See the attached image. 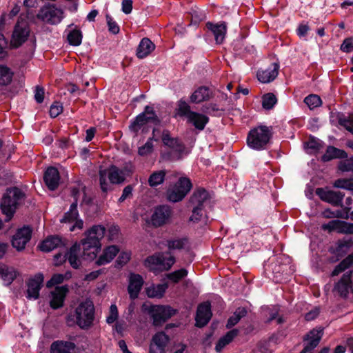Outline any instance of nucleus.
<instances>
[{"label": "nucleus", "instance_id": "nucleus-1", "mask_svg": "<svg viewBox=\"0 0 353 353\" xmlns=\"http://www.w3.org/2000/svg\"><path fill=\"white\" fill-rule=\"evenodd\" d=\"M105 230L103 226L97 225L92 226L85 233V237L81 241L83 256H87L89 259L96 257L101 248L100 241L104 236Z\"/></svg>", "mask_w": 353, "mask_h": 353}, {"label": "nucleus", "instance_id": "nucleus-2", "mask_svg": "<svg viewBox=\"0 0 353 353\" xmlns=\"http://www.w3.org/2000/svg\"><path fill=\"white\" fill-rule=\"evenodd\" d=\"M161 121V119L157 115L154 107L148 105L145 106L142 112L130 121L128 128L134 136H137L142 128L143 132H146L145 125L151 123L154 126H159Z\"/></svg>", "mask_w": 353, "mask_h": 353}, {"label": "nucleus", "instance_id": "nucleus-3", "mask_svg": "<svg viewBox=\"0 0 353 353\" xmlns=\"http://www.w3.org/2000/svg\"><path fill=\"white\" fill-rule=\"evenodd\" d=\"M24 194L18 188H12L8 189L3 194L1 203L2 212L6 215V221L10 220L13 216L17 205L23 199Z\"/></svg>", "mask_w": 353, "mask_h": 353}, {"label": "nucleus", "instance_id": "nucleus-4", "mask_svg": "<svg viewBox=\"0 0 353 353\" xmlns=\"http://www.w3.org/2000/svg\"><path fill=\"white\" fill-rule=\"evenodd\" d=\"M73 317L76 324L81 329L89 328L94 319V307L92 302L86 300L81 303L76 307Z\"/></svg>", "mask_w": 353, "mask_h": 353}, {"label": "nucleus", "instance_id": "nucleus-5", "mask_svg": "<svg viewBox=\"0 0 353 353\" xmlns=\"http://www.w3.org/2000/svg\"><path fill=\"white\" fill-rule=\"evenodd\" d=\"M125 174L123 170L114 165L108 169L99 170V182L101 189L103 192H108L111 190L110 183L118 184L124 181Z\"/></svg>", "mask_w": 353, "mask_h": 353}, {"label": "nucleus", "instance_id": "nucleus-6", "mask_svg": "<svg viewBox=\"0 0 353 353\" xmlns=\"http://www.w3.org/2000/svg\"><path fill=\"white\" fill-rule=\"evenodd\" d=\"M271 133L267 126H260L250 131L247 137L248 145L255 150L264 149L268 143Z\"/></svg>", "mask_w": 353, "mask_h": 353}, {"label": "nucleus", "instance_id": "nucleus-7", "mask_svg": "<svg viewBox=\"0 0 353 353\" xmlns=\"http://www.w3.org/2000/svg\"><path fill=\"white\" fill-rule=\"evenodd\" d=\"M80 194L79 190L73 188L72 190V196L74 201L70 205L69 211L65 213L64 216L61 219V222L69 224V230L74 231L76 229L81 230L83 226V221L79 219V212L77 210V197Z\"/></svg>", "mask_w": 353, "mask_h": 353}, {"label": "nucleus", "instance_id": "nucleus-8", "mask_svg": "<svg viewBox=\"0 0 353 353\" xmlns=\"http://www.w3.org/2000/svg\"><path fill=\"white\" fill-rule=\"evenodd\" d=\"M192 183L188 178L181 177L178 182L167 191L168 201L176 203L183 200L192 188Z\"/></svg>", "mask_w": 353, "mask_h": 353}, {"label": "nucleus", "instance_id": "nucleus-9", "mask_svg": "<svg viewBox=\"0 0 353 353\" xmlns=\"http://www.w3.org/2000/svg\"><path fill=\"white\" fill-rule=\"evenodd\" d=\"M167 254L160 252L148 256L145 260V265L151 271H155L157 267L168 270L174 263L175 259L172 256H166Z\"/></svg>", "mask_w": 353, "mask_h": 353}, {"label": "nucleus", "instance_id": "nucleus-10", "mask_svg": "<svg viewBox=\"0 0 353 353\" xmlns=\"http://www.w3.org/2000/svg\"><path fill=\"white\" fill-rule=\"evenodd\" d=\"M352 274V271L346 272L343 274L341 279L335 283L332 290L334 296L346 298L349 294H353Z\"/></svg>", "mask_w": 353, "mask_h": 353}, {"label": "nucleus", "instance_id": "nucleus-11", "mask_svg": "<svg viewBox=\"0 0 353 353\" xmlns=\"http://www.w3.org/2000/svg\"><path fill=\"white\" fill-rule=\"evenodd\" d=\"M62 10L58 9L55 5L48 4L42 7L37 14V18L50 24H57L61 22Z\"/></svg>", "mask_w": 353, "mask_h": 353}, {"label": "nucleus", "instance_id": "nucleus-12", "mask_svg": "<svg viewBox=\"0 0 353 353\" xmlns=\"http://www.w3.org/2000/svg\"><path fill=\"white\" fill-rule=\"evenodd\" d=\"M155 326L161 325L175 314V310L170 306L153 305L149 311Z\"/></svg>", "mask_w": 353, "mask_h": 353}, {"label": "nucleus", "instance_id": "nucleus-13", "mask_svg": "<svg viewBox=\"0 0 353 353\" xmlns=\"http://www.w3.org/2000/svg\"><path fill=\"white\" fill-rule=\"evenodd\" d=\"M79 252L80 244L76 243L65 254H57L54 256L55 260L57 261L56 265H59L63 261H65L66 259H68L72 268L75 269L78 268L81 265V261L79 256Z\"/></svg>", "mask_w": 353, "mask_h": 353}, {"label": "nucleus", "instance_id": "nucleus-14", "mask_svg": "<svg viewBox=\"0 0 353 353\" xmlns=\"http://www.w3.org/2000/svg\"><path fill=\"white\" fill-rule=\"evenodd\" d=\"M172 216V210L168 205H160L155 208L151 221L153 225L156 227L161 226L168 223Z\"/></svg>", "mask_w": 353, "mask_h": 353}, {"label": "nucleus", "instance_id": "nucleus-15", "mask_svg": "<svg viewBox=\"0 0 353 353\" xmlns=\"http://www.w3.org/2000/svg\"><path fill=\"white\" fill-rule=\"evenodd\" d=\"M316 194L320 199L334 206H343L342 201L344 194L338 191L325 190L323 188H317Z\"/></svg>", "mask_w": 353, "mask_h": 353}, {"label": "nucleus", "instance_id": "nucleus-16", "mask_svg": "<svg viewBox=\"0 0 353 353\" xmlns=\"http://www.w3.org/2000/svg\"><path fill=\"white\" fill-rule=\"evenodd\" d=\"M32 230L29 227H23L17 230L12 239V246L18 251L25 248L26 243L31 238Z\"/></svg>", "mask_w": 353, "mask_h": 353}, {"label": "nucleus", "instance_id": "nucleus-17", "mask_svg": "<svg viewBox=\"0 0 353 353\" xmlns=\"http://www.w3.org/2000/svg\"><path fill=\"white\" fill-rule=\"evenodd\" d=\"M352 245V242L350 239L339 240L335 247H331L329 249V251L334 254L330 258V261L332 263L338 261L349 251Z\"/></svg>", "mask_w": 353, "mask_h": 353}, {"label": "nucleus", "instance_id": "nucleus-18", "mask_svg": "<svg viewBox=\"0 0 353 353\" xmlns=\"http://www.w3.org/2000/svg\"><path fill=\"white\" fill-rule=\"evenodd\" d=\"M30 30L28 27L21 26L16 24L12 34V46L14 48L21 47L28 39Z\"/></svg>", "mask_w": 353, "mask_h": 353}, {"label": "nucleus", "instance_id": "nucleus-19", "mask_svg": "<svg viewBox=\"0 0 353 353\" xmlns=\"http://www.w3.org/2000/svg\"><path fill=\"white\" fill-rule=\"evenodd\" d=\"M321 228L329 232L336 231L338 233L353 234V223H347L339 220H332L327 223L323 224Z\"/></svg>", "mask_w": 353, "mask_h": 353}, {"label": "nucleus", "instance_id": "nucleus-20", "mask_svg": "<svg viewBox=\"0 0 353 353\" xmlns=\"http://www.w3.org/2000/svg\"><path fill=\"white\" fill-rule=\"evenodd\" d=\"M43 276L42 274H37L30 279L27 283V298L37 299L39 296V291L43 285Z\"/></svg>", "mask_w": 353, "mask_h": 353}, {"label": "nucleus", "instance_id": "nucleus-21", "mask_svg": "<svg viewBox=\"0 0 353 353\" xmlns=\"http://www.w3.org/2000/svg\"><path fill=\"white\" fill-rule=\"evenodd\" d=\"M212 312L209 303H203L198 306L196 315V326L202 327L208 324L212 317Z\"/></svg>", "mask_w": 353, "mask_h": 353}, {"label": "nucleus", "instance_id": "nucleus-22", "mask_svg": "<svg viewBox=\"0 0 353 353\" xmlns=\"http://www.w3.org/2000/svg\"><path fill=\"white\" fill-rule=\"evenodd\" d=\"M161 139L165 146L179 153V154H181L185 149L183 141L179 138L172 137L170 132L167 130L163 131Z\"/></svg>", "mask_w": 353, "mask_h": 353}, {"label": "nucleus", "instance_id": "nucleus-23", "mask_svg": "<svg viewBox=\"0 0 353 353\" xmlns=\"http://www.w3.org/2000/svg\"><path fill=\"white\" fill-rule=\"evenodd\" d=\"M210 201L208 192L203 188L196 189L190 199V207L205 208Z\"/></svg>", "mask_w": 353, "mask_h": 353}, {"label": "nucleus", "instance_id": "nucleus-24", "mask_svg": "<svg viewBox=\"0 0 353 353\" xmlns=\"http://www.w3.org/2000/svg\"><path fill=\"white\" fill-rule=\"evenodd\" d=\"M279 63H272L267 69L258 70L256 74L258 80L263 83L274 81L279 74Z\"/></svg>", "mask_w": 353, "mask_h": 353}, {"label": "nucleus", "instance_id": "nucleus-25", "mask_svg": "<svg viewBox=\"0 0 353 353\" xmlns=\"http://www.w3.org/2000/svg\"><path fill=\"white\" fill-rule=\"evenodd\" d=\"M205 27L214 35L216 44H221L223 43L227 32V26L225 22L214 23L208 21L206 23Z\"/></svg>", "mask_w": 353, "mask_h": 353}, {"label": "nucleus", "instance_id": "nucleus-26", "mask_svg": "<svg viewBox=\"0 0 353 353\" xmlns=\"http://www.w3.org/2000/svg\"><path fill=\"white\" fill-rule=\"evenodd\" d=\"M213 96L212 92L207 86L197 88L190 95V102L195 104L210 100Z\"/></svg>", "mask_w": 353, "mask_h": 353}, {"label": "nucleus", "instance_id": "nucleus-27", "mask_svg": "<svg viewBox=\"0 0 353 353\" xmlns=\"http://www.w3.org/2000/svg\"><path fill=\"white\" fill-rule=\"evenodd\" d=\"M323 334V330L321 327L312 330L305 336V339L308 343L303 349L305 352H312L319 345Z\"/></svg>", "mask_w": 353, "mask_h": 353}, {"label": "nucleus", "instance_id": "nucleus-28", "mask_svg": "<svg viewBox=\"0 0 353 353\" xmlns=\"http://www.w3.org/2000/svg\"><path fill=\"white\" fill-rule=\"evenodd\" d=\"M68 288L67 286L57 287L55 290L51 292V300L50 304L53 309L61 307Z\"/></svg>", "mask_w": 353, "mask_h": 353}, {"label": "nucleus", "instance_id": "nucleus-29", "mask_svg": "<svg viewBox=\"0 0 353 353\" xmlns=\"http://www.w3.org/2000/svg\"><path fill=\"white\" fill-rule=\"evenodd\" d=\"M143 284V278L139 274H130L128 291L131 299H135L138 297Z\"/></svg>", "mask_w": 353, "mask_h": 353}, {"label": "nucleus", "instance_id": "nucleus-30", "mask_svg": "<svg viewBox=\"0 0 353 353\" xmlns=\"http://www.w3.org/2000/svg\"><path fill=\"white\" fill-rule=\"evenodd\" d=\"M43 179L46 185L50 190L57 188L59 183V173L57 168L50 167L45 172Z\"/></svg>", "mask_w": 353, "mask_h": 353}, {"label": "nucleus", "instance_id": "nucleus-31", "mask_svg": "<svg viewBox=\"0 0 353 353\" xmlns=\"http://www.w3.org/2000/svg\"><path fill=\"white\" fill-rule=\"evenodd\" d=\"M155 49V45L147 38H143L137 48L136 55L139 59H144Z\"/></svg>", "mask_w": 353, "mask_h": 353}, {"label": "nucleus", "instance_id": "nucleus-32", "mask_svg": "<svg viewBox=\"0 0 353 353\" xmlns=\"http://www.w3.org/2000/svg\"><path fill=\"white\" fill-rule=\"evenodd\" d=\"M209 120L208 117L196 112H191V115L188 119V121L199 130H203L209 122Z\"/></svg>", "mask_w": 353, "mask_h": 353}, {"label": "nucleus", "instance_id": "nucleus-33", "mask_svg": "<svg viewBox=\"0 0 353 353\" xmlns=\"http://www.w3.org/2000/svg\"><path fill=\"white\" fill-rule=\"evenodd\" d=\"M119 251V250L116 245H111L106 248L97 261V264L98 265H102L110 263L118 254Z\"/></svg>", "mask_w": 353, "mask_h": 353}, {"label": "nucleus", "instance_id": "nucleus-34", "mask_svg": "<svg viewBox=\"0 0 353 353\" xmlns=\"http://www.w3.org/2000/svg\"><path fill=\"white\" fill-rule=\"evenodd\" d=\"M63 244L62 240L57 236H50L44 240L39 248L43 252H50L52 250L61 246Z\"/></svg>", "mask_w": 353, "mask_h": 353}, {"label": "nucleus", "instance_id": "nucleus-35", "mask_svg": "<svg viewBox=\"0 0 353 353\" xmlns=\"http://www.w3.org/2000/svg\"><path fill=\"white\" fill-rule=\"evenodd\" d=\"M14 72L7 65L0 64V86H7L11 84Z\"/></svg>", "mask_w": 353, "mask_h": 353}, {"label": "nucleus", "instance_id": "nucleus-36", "mask_svg": "<svg viewBox=\"0 0 353 353\" xmlns=\"http://www.w3.org/2000/svg\"><path fill=\"white\" fill-rule=\"evenodd\" d=\"M239 334V330L236 329L232 330L226 333L223 337L218 341L215 350L217 352H221L223 347L232 341V340Z\"/></svg>", "mask_w": 353, "mask_h": 353}, {"label": "nucleus", "instance_id": "nucleus-37", "mask_svg": "<svg viewBox=\"0 0 353 353\" xmlns=\"http://www.w3.org/2000/svg\"><path fill=\"white\" fill-rule=\"evenodd\" d=\"M305 145L307 149L312 150L314 152H321L325 147V144L323 141L312 135L309 137Z\"/></svg>", "mask_w": 353, "mask_h": 353}, {"label": "nucleus", "instance_id": "nucleus-38", "mask_svg": "<svg viewBox=\"0 0 353 353\" xmlns=\"http://www.w3.org/2000/svg\"><path fill=\"white\" fill-rule=\"evenodd\" d=\"M167 288L168 285L166 283L152 285L146 289V294L150 298L159 299L163 296Z\"/></svg>", "mask_w": 353, "mask_h": 353}, {"label": "nucleus", "instance_id": "nucleus-39", "mask_svg": "<svg viewBox=\"0 0 353 353\" xmlns=\"http://www.w3.org/2000/svg\"><path fill=\"white\" fill-rule=\"evenodd\" d=\"M192 208V214L189 218V221L194 223L199 222H207V215L203 208H199L197 207Z\"/></svg>", "mask_w": 353, "mask_h": 353}, {"label": "nucleus", "instance_id": "nucleus-40", "mask_svg": "<svg viewBox=\"0 0 353 353\" xmlns=\"http://www.w3.org/2000/svg\"><path fill=\"white\" fill-rule=\"evenodd\" d=\"M0 274L2 279L8 283H11L17 276V272L12 267L1 266Z\"/></svg>", "mask_w": 353, "mask_h": 353}, {"label": "nucleus", "instance_id": "nucleus-41", "mask_svg": "<svg viewBox=\"0 0 353 353\" xmlns=\"http://www.w3.org/2000/svg\"><path fill=\"white\" fill-rule=\"evenodd\" d=\"M189 15L190 16V25L194 26H197L205 18L204 11L199 8H192Z\"/></svg>", "mask_w": 353, "mask_h": 353}, {"label": "nucleus", "instance_id": "nucleus-42", "mask_svg": "<svg viewBox=\"0 0 353 353\" xmlns=\"http://www.w3.org/2000/svg\"><path fill=\"white\" fill-rule=\"evenodd\" d=\"M176 110L179 117H186L187 119L190 117L191 112H194V111L191 110L190 105L183 99H181L177 101Z\"/></svg>", "mask_w": 353, "mask_h": 353}, {"label": "nucleus", "instance_id": "nucleus-43", "mask_svg": "<svg viewBox=\"0 0 353 353\" xmlns=\"http://www.w3.org/2000/svg\"><path fill=\"white\" fill-rule=\"evenodd\" d=\"M83 34L79 29H74L68 33L67 39L70 45L79 46L82 42Z\"/></svg>", "mask_w": 353, "mask_h": 353}, {"label": "nucleus", "instance_id": "nucleus-44", "mask_svg": "<svg viewBox=\"0 0 353 353\" xmlns=\"http://www.w3.org/2000/svg\"><path fill=\"white\" fill-rule=\"evenodd\" d=\"M336 119L341 126L353 134V117H346L341 112H337Z\"/></svg>", "mask_w": 353, "mask_h": 353}, {"label": "nucleus", "instance_id": "nucleus-45", "mask_svg": "<svg viewBox=\"0 0 353 353\" xmlns=\"http://www.w3.org/2000/svg\"><path fill=\"white\" fill-rule=\"evenodd\" d=\"M165 174L164 170H159L152 173L148 179L149 185L154 188L163 183L165 180Z\"/></svg>", "mask_w": 353, "mask_h": 353}, {"label": "nucleus", "instance_id": "nucleus-46", "mask_svg": "<svg viewBox=\"0 0 353 353\" xmlns=\"http://www.w3.org/2000/svg\"><path fill=\"white\" fill-rule=\"evenodd\" d=\"M353 264V255L350 254L343 259L338 265L336 266L332 272V276H336L341 272L345 271Z\"/></svg>", "mask_w": 353, "mask_h": 353}, {"label": "nucleus", "instance_id": "nucleus-47", "mask_svg": "<svg viewBox=\"0 0 353 353\" xmlns=\"http://www.w3.org/2000/svg\"><path fill=\"white\" fill-rule=\"evenodd\" d=\"M276 103L277 99L272 92L265 94L262 97V106L265 110L272 109Z\"/></svg>", "mask_w": 353, "mask_h": 353}, {"label": "nucleus", "instance_id": "nucleus-48", "mask_svg": "<svg viewBox=\"0 0 353 353\" xmlns=\"http://www.w3.org/2000/svg\"><path fill=\"white\" fill-rule=\"evenodd\" d=\"M223 110L220 109L216 103H210L205 104L202 107V111L208 114L212 117H220L221 116V111Z\"/></svg>", "mask_w": 353, "mask_h": 353}, {"label": "nucleus", "instance_id": "nucleus-49", "mask_svg": "<svg viewBox=\"0 0 353 353\" xmlns=\"http://www.w3.org/2000/svg\"><path fill=\"white\" fill-rule=\"evenodd\" d=\"M304 103L310 110H313L317 107H319L322 104V101L320 97L318 95L311 94L304 99Z\"/></svg>", "mask_w": 353, "mask_h": 353}, {"label": "nucleus", "instance_id": "nucleus-50", "mask_svg": "<svg viewBox=\"0 0 353 353\" xmlns=\"http://www.w3.org/2000/svg\"><path fill=\"white\" fill-rule=\"evenodd\" d=\"M333 186L350 190L353 192V179H339L334 182Z\"/></svg>", "mask_w": 353, "mask_h": 353}, {"label": "nucleus", "instance_id": "nucleus-51", "mask_svg": "<svg viewBox=\"0 0 353 353\" xmlns=\"http://www.w3.org/2000/svg\"><path fill=\"white\" fill-rule=\"evenodd\" d=\"M345 158L340 161L339 163V169L341 172H353V157L347 158V156H345Z\"/></svg>", "mask_w": 353, "mask_h": 353}, {"label": "nucleus", "instance_id": "nucleus-52", "mask_svg": "<svg viewBox=\"0 0 353 353\" xmlns=\"http://www.w3.org/2000/svg\"><path fill=\"white\" fill-rule=\"evenodd\" d=\"M168 342V336L164 332H158L153 336L152 344L165 348Z\"/></svg>", "mask_w": 353, "mask_h": 353}, {"label": "nucleus", "instance_id": "nucleus-53", "mask_svg": "<svg viewBox=\"0 0 353 353\" xmlns=\"http://www.w3.org/2000/svg\"><path fill=\"white\" fill-rule=\"evenodd\" d=\"M63 107L62 103L55 101L50 105L49 114L52 118H56L63 112Z\"/></svg>", "mask_w": 353, "mask_h": 353}, {"label": "nucleus", "instance_id": "nucleus-54", "mask_svg": "<svg viewBox=\"0 0 353 353\" xmlns=\"http://www.w3.org/2000/svg\"><path fill=\"white\" fill-rule=\"evenodd\" d=\"M188 274V271L184 269H180L178 270H176L172 273H170L168 274V278L172 281L174 283L179 282L181 279L186 276Z\"/></svg>", "mask_w": 353, "mask_h": 353}, {"label": "nucleus", "instance_id": "nucleus-55", "mask_svg": "<svg viewBox=\"0 0 353 353\" xmlns=\"http://www.w3.org/2000/svg\"><path fill=\"white\" fill-rule=\"evenodd\" d=\"M105 17L107 20V24L108 26V30L114 34H118L120 31V28L117 23L108 14H106Z\"/></svg>", "mask_w": 353, "mask_h": 353}, {"label": "nucleus", "instance_id": "nucleus-56", "mask_svg": "<svg viewBox=\"0 0 353 353\" xmlns=\"http://www.w3.org/2000/svg\"><path fill=\"white\" fill-rule=\"evenodd\" d=\"M154 137H150L147 142L141 147L139 148L138 154H150L153 150Z\"/></svg>", "mask_w": 353, "mask_h": 353}, {"label": "nucleus", "instance_id": "nucleus-57", "mask_svg": "<svg viewBox=\"0 0 353 353\" xmlns=\"http://www.w3.org/2000/svg\"><path fill=\"white\" fill-rule=\"evenodd\" d=\"M185 239H174L168 241V247L170 250H180L183 248Z\"/></svg>", "mask_w": 353, "mask_h": 353}, {"label": "nucleus", "instance_id": "nucleus-58", "mask_svg": "<svg viewBox=\"0 0 353 353\" xmlns=\"http://www.w3.org/2000/svg\"><path fill=\"white\" fill-rule=\"evenodd\" d=\"M65 279V276L61 274H54L51 279L47 282L46 286L48 288H51L57 284L61 283Z\"/></svg>", "mask_w": 353, "mask_h": 353}, {"label": "nucleus", "instance_id": "nucleus-59", "mask_svg": "<svg viewBox=\"0 0 353 353\" xmlns=\"http://www.w3.org/2000/svg\"><path fill=\"white\" fill-rule=\"evenodd\" d=\"M341 50L345 52L353 51V37L346 38L341 46Z\"/></svg>", "mask_w": 353, "mask_h": 353}, {"label": "nucleus", "instance_id": "nucleus-60", "mask_svg": "<svg viewBox=\"0 0 353 353\" xmlns=\"http://www.w3.org/2000/svg\"><path fill=\"white\" fill-rule=\"evenodd\" d=\"M45 90L40 85H37L34 90V99L38 103H41L44 100Z\"/></svg>", "mask_w": 353, "mask_h": 353}, {"label": "nucleus", "instance_id": "nucleus-61", "mask_svg": "<svg viewBox=\"0 0 353 353\" xmlns=\"http://www.w3.org/2000/svg\"><path fill=\"white\" fill-rule=\"evenodd\" d=\"M118 317V310L116 305H111L110 307V314L107 317L106 321L108 323H112Z\"/></svg>", "mask_w": 353, "mask_h": 353}, {"label": "nucleus", "instance_id": "nucleus-62", "mask_svg": "<svg viewBox=\"0 0 353 353\" xmlns=\"http://www.w3.org/2000/svg\"><path fill=\"white\" fill-rule=\"evenodd\" d=\"M132 190L133 188L131 185H128L124 188L123 190V192L120 198L119 199V202L122 203L125 199L131 197L132 196Z\"/></svg>", "mask_w": 353, "mask_h": 353}, {"label": "nucleus", "instance_id": "nucleus-63", "mask_svg": "<svg viewBox=\"0 0 353 353\" xmlns=\"http://www.w3.org/2000/svg\"><path fill=\"white\" fill-rule=\"evenodd\" d=\"M132 0H122L121 3V10L125 14H128L131 13L132 10Z\"/></svg>", "mask_w": 353, "mask_h": 353}, {"label": "nucleus", "instance_id": "nucleus-64", "mask_svg": "<svg viewBox=\"0 0 353 353\" xmlns=\"http://www.w3.org/2000/svg\"><path fill=\"white\" fill-rule=\"evenodd\" d=\"M310 27L307 24L301 23L296 29V33L300 37H303L307 35Z\"/></svg>", "mask_w": 353, "mask_h": 353}]
</instances>
